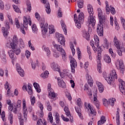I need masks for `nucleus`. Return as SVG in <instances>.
<instances>
[{"label":"nucleus","mask_w":125,"mask_h":125,"mask_svg":"<svg viewBox=\"0 0 125 125\" xmlns=\"http://www.w3.org/2000/svg\"><path fill=\"white\" fill-rule=\"evenodd\" d=\"M98 16L100 22V24L97 26V32L100 37H103L104 34V30L103 28V24L106 21L105 16H103V13L100 8H98Z\"/></svg>","instance_id":"f257e3e1"},{"label":"nucleus","mask_w":125,"mask_h":125,"mask_svg":"<svg viewBox=\"0 0 125 125\" xmlns=\"http://www.w3.org/2000/svg\"><path fill=\"white\" fill-rule=\"evenodd\" d=\"M87 10L89 14V17L88 19H90V22L89 23V26H92V27H94L95 26V23H96V21H95V19L93 17V8H92V6L90 4L87 5Z\"/></svg>","instance_id":"f03ea898"},{"label":"nucleus","mask_w":125,"mask_h":125,"mask_svg":"<svg viewBox=\"0 0 125 125\" xmlns=\"http://www.w3.org/2000/svg\"><path fill=\"white\" fill-rule=\"evenodd\" d=\"M74 18V20L76 23V26L78 29H81L82 27V24L83 23V19L84 18V15L83 13L81 12L79 15L78 19L77 16V14H75Z\"/></svg>","instance_id":"7ed1b4c3"},{"label":"nucleus","mask_w":125,"mask_h":125,"mask_svg":"<svg viewBox=\"0 0 125 125\" xmlns=\"http://www.w3.org/2000/svg\"><path fill=\"white\" fill-rule=\"evenodd\" d=\"M117 76L116 70L114 69L111 72L110 76H109L108 77H105V80L108 83V84L112 85V84H114L115 78V79H118V77Z\"/></svg>","instance_id":"20e7f679"},{"label":"nucleus","mask_w":125,"mask_h":125,"mask_svg":"<svg viewBox=\"0 0 125 125\" xmlns=\"http://www.w3.org/2000/svg\"><path fill=\"white\" fill-rule=\"evenodd\" d=\"M94 39V41H91L90 44L92 46L94 51H97V47H99V38L97 36H96Z\"/></svg>","instance_id":"39448f33"},{"label":"nucleus","mask_w":125,"mask_h":125,"mask_svg":"<svg viewBox=\"0 0 125 125\" xmlns=\"http://www.w3.org/2000/svg\"><path fill=\"white\" fill-rule=\"evenodd\" d=\"M5 27H2V32L4 38H7V37H8V35H9V32H8V30H9L10 28L9 27V22L5 21Z\"/></svg>","instance_id":"423d86ee"},{"label":"nucleus","mask_w":125,"mask_h":125,"mask_svg":"<svg viewBox=\"0 0 125 125\" xmlns=\"http://www.w3.org/2000/svg\"><path fill=\"white\" fill-rule=\"evenodd\" d=\"M56 37L58 40V42H60L61 45L63 46H65V38L64 36L62 34H60L59 33L56 34Z\"/></svg>","instance_id":"0eeeda50"},{"label":"nucleus","mask_w":125,"mask_h":125,"mask_svg":"<svg viewBox=\"0 0 125 125\" xmlns=\"http://www.w3.org/2000/svg\"><path fill=\"white\" fill-rule=\"evenodd\" d=\"M52 44L55 49H56L57 51H59L60 52H61V53H65V50H64V49H63L62 45L57 44L55 42V41H53L52 42Z\"/></svg>","instance_id":"6e6552de"},{"label":"nucleus","mask_w":125,"mask_h":125,"mask_svg":"<svg viewBox=\"0 0 125 125\" xmlns=\"http://www.w3.org/2000/svg\"><path fill=\"white\" fill-rule=\"evenodd\" d=\"M41 2L45 4V7L46 8L45 11L47 14H50L51 12V10L50 9V5H49V2L46 0H41Z\"/></svg>","instance_id":"1a4fd4ad"},{"label":"nucleus","mask_w":125,"mask_h":125,"mask_svg":"<svg viewBox=\"0 0 125 125\" xmlns=\"http://www.w3.org/2000/svg\"><path fill=\"white\" fill-rule=\"evenodd\" d=\"M70 66L71 72L74 74V73H75V69H76V67H77V64L76 60L73 58L70 59Z\"/></svg>","instance_id":"9d476101"},{"label":"nucleus","mask_w":125,"mask_h":125,"mask_svg":"<svg viewBox=\"0 0 125 125\" xmlns=\"http://www.w3.org/2000/svg\"><path fill=\"white\" fill-rule=\"evenodd\" d=\"M40 24L42 31L44 32V33H47L48 24L45 23L44 25V21H41Z\"/></svg>","instance_id":"9b49d317"},{"label":"nucleus","mask_w":125,"mask_h":125,"mask_svg":"<svg viewBox=\"0 0 125 125\" xmlns=\"http://www.w3.org/2000/svg\"><path fill=\"white\" fill-rule=\"evenodd\" d=\"M22 106L24 119L27 120V118H28V110L26 107V101L25 100L22 101Z\"/></svg>","instance_id":"f8f14e48"},{"label":"nucleus","mask_w":125,"mask_h":125,"mask_svg":"<svg viewBox=\"0 0 125 125\" xmlns=\"http://www.w3.org/2000/svg\"><path fill=\"white\" fill-rule=\"evenodd\" d=\"M19 40H18V38L17 36L14 35L13 38V41L12 42H10L11 47L14 48L15 46L18 45V42Z\"/></svg>","instance_id":"ddd939ff"},{"label":"nucleus","mask_w":125,"mask_h":125,"mask_svg":"<svg viewBox=\"0 0 125 125\" xmlns=\"http://www.w3.org/2000/svg\"><path fill=\"white\" fill-rule=\"evenodd\" d=\"M119 82L120 83L119 88L120 89V91L122 93H124L125 91V82L122 79H119Z\"/></svg>","instance_id":"4468645a"},{"label":"nucleus","mask_w":125,"mask_h":125,"mask_svg":"<svg viewBox=\"0 0 125 125\" xmlns=\"http://www.w3.org/2000/svg\"><path fill=\"white\" fill-rule=\"evenodd\" d=\"M28 19L26 17H23V26L24 28H27L28 27V24L29 25V26H31L32 24V21H31V19H28Z\"/></svg>","instance_id":"2eb2a0df"},{"label":"nucleus","mask_w":125,"mask_h":125,"mask_svg":"<svg viewBox=\"0 0 125 125\" xmlns=\"http://www.w3.org/2000/svg\"><path fill=\"white\" fill-rule=\"evenodd\" d=\"M16 68L18 73H19V75L21 77H24V70L21 68V66H20V64L17 63L16 64Z\"/></svg>","instance_id":"dca6fc26"},{"label":"nucleus","mask_w":125,"mask_h":125,"mask_svg":"<svg viewBox=\"0 0 125 125\" xmlns=\"http://www.w3.org/2000/svg\"><path fill=\"white\" fill-rule=\"evenodd\" d=\"M88 108H89V110H90V113H89V117H95L96 116V111L93 110V108L91 107V105H90V104H88Z\"/></svg>","instance_id":"f3484780"},{"label":"nucleus","mask_w":125,"mask_h":125,"mask_svg":"<svg viewBox=\"0 0 125 125\" xmlns=\"http://www.w3.org/2000/svg\"><path fill=\"white\" fill-rule=\"evenodd\" d=\"M57 80L58 85L60 87H62V88L66 87V83L63 80H60V78L59 77L57 78Z\"/></svg>","instance_id":"a211bd4d"},{"label":"nucleus","mask_w":125,"mask_h":125,"mask_svg":"<svg viewBox=\"0 0 125 125\" xmlns=\"http://www.w3.org/2000/svg\"><path fill=\"white\" fill-rule=\"evenodd\" d=\"M113 42L114 43L115 46L116 47L117 49H120L121 47V45L120 44V41L118 40V38L116 36H115L113 39Z\"/></svg>","instance_id":"6ab92c4d"},{"label":"nucleus","mask_w":125,"mask_h":125,"mask_svg":"<svg viewBox=\"0 0 125 125\" xmlns=\"http://www.w3.org/2000/svg\"><path fill=\"white\" fill-rule=\"evenodd\" d=\"M119 67L118 68V70H120V73L124 74V71L125 70V64H124L123 61L121 60L119 61Z\"/></svg>","instance_id":"aec40b11"},{"label":"nucleus","mask_w":125,"mask_h":125,"mask_svg":"<svg viewBox=\"0 0 125 125\" xmlns=\"http://www.w3.org/2000/svg\"><path fill=\"white\" fill-rule=\"evenodd\" d=\"M96 84L98 86V89L99 90L100 93H102L104 91V86L101 83L97 82Z\"/></svg>","instance_id":"412c9836"},{"label":"nucleus","mask_w":125,"mask_h":125,"mask_svg":"<svg viewBox=\"0 0 125 125\" xmlns=\"http://www.w3.org/2000/svg\"><path fill=\"white\" fill-rule=\"evenodd\" d=\"M51 67L54 71H57V72H59V71H60V67L55 62L52 63Z\"/></svg>","instance_id":"4be33fe9"},{"label":"nucleus","mask_w":125,"mask_h":125,"mask_svg":"<svg viewBox=\"0 0 125 125\" xmlns=\"http://www.w3.org/2000/svg\"><path fill=\"white\" fill-rule=\"evenodd\" d=\"M86 80H87V83L90 86L93 85V80L91 78V76L89 74H87L86 76Z\"/></svg>","instance_id":"5701e85b"},{"label":"nucleus","mask_w":125,"mask_h":125,"mask_svg":"<svg viewBox=\"0 0 125 125\" xmlns=\"http://www.w3.org/2000/svg\"><path fill=\"white\" fill-rule=\"evenodd\" d=\"M14 52L13 50H9L8 51V55L9 56L11 59H12L13 61L16 60V56L14 55Z\"/></svg>","instance_id":"b1692460"},{"label":"nucleus","mask_w":125,"mask_h":125,"mask_svg":"<svg viewBox=\"0 0 125 125\" xmlns=\"http://www.w3.org/2000/svg\"><path fill=\"white\" fill-rule=\"evenodd\" d=\"M11 47L12 48L14 53H15L16 55H19V54L21 53V49L19 48H17V46H14V48L13 47Z\"/></svg>","instance_id":"393cba45"},{"label":"nucleus","mask_w":125,"mask_h":125,"mask_svg":"<svg viewBox=\"0 0 125 125\" xmlns=\"http://www.w3.org/2000/svg\"><path fill=\"white\" fill-rule=\"evenodd\" d=\"M75 108L76 112L78 114V116H79L81 120H83V115H82V110L81 109V108L77 106H75Z\"/></svg>","instance_id":"a878e982"},{"label":"nucleus","mask_w":125,"mask_h":125,"mask_svg":"<svg viewBox=\"0 0 125 125\" xmlns=\"http://www.w3.org/2000/svg\"><path fill=\"white\" fill-rule=\"evenodd\" d=\"M49 93V98H51V99H54V98H55L57 95L54 93V92L52 91V89H50V90L48 91Z\"/></svg>","instance_id":"bb28decb"},{"label":"nucleus","mask_w":125,"mask_h":125,"mask_svg":"<svg viewBox=\"0 0 125 125\" xmlns=\"http://www.w3.org/2000/svg\"><path fill=\"white\" fill-rule=\"evenodd\" d=\"M83 32V38H85V39H86V40H88V39H89V33H88V32H87V31H86V30L84 29L82 31Z\"/></svg>","instance_id":"cd10ccee"},{"label":"nucleus","mask_w":125,"mask_h":125,"mask_svg":"<svg viewBox=\"0 0 125 125\" xmlns=\"http://www.w3.org/2000/svg\"><path fill=\"white\" fill-rule=\"evenodd\" d=\"M61 24L62 25V28L64 33V35H67V28H66V24L62 20L61 21Z\"/></svg>","instance_id":"c85d7f7f"},{"label":"nucleus","mask_w":125,"mask_h":125,"mask_svg":"<svg viewBox=\"0 0 125 125\" xmlns=\"http://www.w3.org/2000/svg\"><path fill=\"white\" fill-rule=\"evenodd\" d=\"M120 109L119 108H117V113H116V123L117 125H120Z\"/></svg>","instance_id":"c756f323"},{"label":"nucleus","mask_w":125,"mask_h":125,"mask_svg":"<svg viewBox=\"0 0 125 125\" xmlns=\"http://www.w3.org/2000/svg\"><path fill=\"white\" fill-rule=\"evenodd\" d=\"M33 86L35 87L36 91L38 92V93H40L42 90H41V87H40V84L37 83H33Z\"/></svg>","instance_id":"7c9ffc66"},{"label":"nucleus","mask_w":125,"mask_h":125,"mask_svg":"<svg viewBox=\"0 0 125 125\" xmlns=\"http://www.w3.org/2000/svg\"><path fill=\"white\" fill-rule=\"evenodd\" d=\"M19 47H20L21 48H24V47H25V43L24 42V41H23V40L22 39H20L19 40Z\"/></svg>","instance_id":"2f4dec72"},{"label":"nucleus","mask_w":125,"mask_h":125,"mask_svg":"<svg viewBox=\"0 0 125 125\" xmlns=\"http://www.w3.org/2000/svg\"><path fill=\"white\" fill-rule=\"evenodd\" d=\"M106 119L105 116H102L101 117L100 120L98 122V125H101V124L102 125H103L104 124H105V123H106Z\"/></svg>","instance_id":"473e14b6"},{"label":"nucleus","mask_w":125,"mask_h":125,"mask_svg":"<svg viewBox=\"0 0 125 125\" xmlns=\"http://www.w3.org/2000/svg\"><path fill=\"white\" fill-rule=\"evenodd\" d=\"M69 70L64 69L62 73H60V76L63 78L65 76H69Z\"/></svg>","instance_id":"72a5a7b5"},{"label":"nucleus","mask_w":125,"mask_h":125,"mask_svg":"<svg viewBox=\"0 0 125 125\" xmlns=\"http://www.w3.org/2000/svg\"><path fill=\"white\" fill-rule=\"evenodd\" d=\"M43 50L47 52V56L49 57L50 56V51L49 50V48L46 47L45 45H43L42 47Z\"/></svg>","instance_id":"f704fd0d"},{"label":"nucleus","mask_w":125,"mask_h":125,"mask_svg":"<svg viewBox=\"0 0 125 125\" xmlns=\"http://www.w3.org/2000/svg\"><path fill=\"white\" fill-rule=\"evenodd\" d=\"M104 60L106 63H111V58L108 55H105Z\"/></svg>","instance_id":"c9c22d12"},{"label":"nucleus","mask_w":125,"mask_h":125,"mask_svg":"<svg viewBox=\"0 0 125 125\" xmlns=\"http://www.w3.org/2000/svg\"><path fill=\"white\" fill-rule=\"evenodd\" d=\"M97 51H98V60H100V59H101V53H102V49H101V47H99Z\"/></svg>","instance_id":"e433bc0d"},{"label":"nucleus","mask_w":125,"mask_h":125,"mask_svg":"<svg viewBox=\"0 0 125 125\" xmlns=\"http://www.w3.org/2000/svg\"><path fill=\"white\" fill-rule=\"evenodd\" d=\"M48 75H49V72L46 70L44 73H42L41 75V78H42L43 79H47L48 78Z\"/></svg>","instance_id":"4c0bfd02"},{"label":"nucleus","mask_w":125,"mask_h":125,"mask_svg":"<svg viewBox=\"0 0 125 125\" xmlns=\"http://www.w3.org/2000/svg\"><path fill=\"white\" fill-rule=\"evenodd\" d=\"M27 87L28 88V90H31L32 89V84L30 83H28L27 85H24L22 87V89H25L26 91L28 90Z\"/></svg>","instance_id":"58836bf2"},{"label":"nucleus","mask_w":125,"mask_h":125,"mask_svg":"<svg viewBox=\"0 0 125 125\" xmlns=\"http://www.w3.org/2000/svg\"><path fill=\"white\" fill-rule=\"evenodd\" d=\"M47 120L48 121H49L51 124H52V123H53V117H52V112H49L48 113Z\"/></svg>","instance_id":"ea45409f"},{"label":"nucleus","mask_w":125,"mask_h":125,"mask_svg":"<svg viewBox=\"0 0 125 125\" xmlns=\"http://www.w3.org/2000/svg\"><path fill=\"white\" fill-rule=\"evenodd\" d=\"M64 111L65 113V115L67 117H71V113H70V111H69V108L67 106H65L64 108Z\"/></svg>","instance_id":"a19ab883"},{"label":"nucleus","mask_w":125,"mask_h":125,"mask_svg":"<svg viewBox=\"0 0 125 125\" xmlns=\"http://www.w3.org/2000/svg\"><path fill=\"white\" fill-rule=\"evenodd\" d=\"M49 32L50 34H53V33H55V29H54V26L52 25L49 26Z\"/></svg>","instance_id":"79ce46f5"},{"label":"nucleus","mask_w":125,"mask_h":125,"mask_svg":"<svg viewBox=\"0 0 125 125\" xmlns=\"http://www.w3.org/2000/svg\"><path fill=\"white\" fill-rule=\"evenodd\" d=\"M79 8H83V0H79L78 3Z\"/></svg>","instance_id":"37998d69"},{"label":"nucleus","mask_w":125,"mask_h":125,"mask_svg":"<svg viewBox=\"0 0 125 125\" xmlns=\"http://www.w3.org/2000/svg\"><path fill=\"white\" fill-rule=\"evenodd\" d=\"M8 120L10 121V125H12L13 124V115L10 113V114L8 116Z\"/></svg>","instance_id":"c03bdc74"},{"label":"nucleus","mask_w":125,"mask_h":125,"mask_svg":"<svg viewBox=\"0 0 125 125\" xmlns=\"http://www.w3.org/2000/svg\"><path fill=\"white\" fill-rule=\"evenodd\" d=\"M114 101H116V99L112 98V99H109L108 100V105H110L111 106H114L115 105Z\"/></svg>","instance_id":"a18cd8bd"},{"label":"nucleus","mask_w":125,"mask_h":125,"mask_svg":"<svg viewBox=\"0 0 125 125\" xmlns=\"http://www.w3.org/2000/svg\"><path fill=\"white\" fill-rule=\"evenodd\" d=\"M32 29L33 31V33L35 34H37L38 33V28H37V25L35 24H33L32 26Z\"/></svg>","instance_id":"49530a36"},{"label":"nucleus","mask_w":125,"mask_h":125,"mask_svg":"<svg viewBox=\"0 0 125 125\" xmlns=\"http://www.w3.org/2000/svg\"><path fill=\"white\" fill-rule=\"evenodd\" d=\"M103 104L105 107H108L109 106V101L107 100L106 99H104L103 100Z\"/></svg>","instance_id":"de8ad7c7"},{"label":"nucleus","mask_w":125,"mask_h":125,"mask_svg":"<svg viewBox=\"0 0 125 125\" xmlns=\"http://www.w3.org/2000/svg\"><path fill=\"white\" fill-rule=\"evenodd\" d=\"M27 5V9L28 11H29V12H31V11L32 10V6H31V2L29 1L27 2L26 3Z\"/></svg>","instance_id":"09e8293b"},{"label":"nucleus","mask_w":125,"mask_h":125,"mask_svg":"<svg viewBox=\"0 0 125 125\" xmlns=\"http://www.w3.org/2000/svg\"><path fill=\"white\" fill-rule=\"evenodd\" d=\"M15 25H16V28H17V29H19L20 28V24L19 23V21L18 20V19H17V18L15 19Z\"/></svg>","instance_id":"8fccbe9b"},{"label":"nucleus","mask_w":125,"mask_h":125,"mask_svg":"<svg viewBox=\"0 0 125 125\" xmlns=\"http://www.w3.org/2000/svg\"><path fill=\"white\" fill-rule=\"evenodd\" d=\"M30 101L31 103V105L34 106V104L36 103V97H30Z\"/></svg>","instance_id":"3c124183"},{"label":"nucleus","mask_w":125,"mask_h":125,"mask_svg":"<svg viewBox=\"0 0 125 125\" xmlns=\"http://www.w3.org/2000/svg\"><path fill=\"white\" fill-rule=\"evenodd\" d=\"M105 3H106L105 9H106V13L107 14H110V8H109V4H108L107 1H106V2H105Z\"/></svg>","instance_id":"603ef678"},{"label":"nucleus","mask_w":125,"mask_h":125,"mask_svg":"<svg viewBox=\"0 0 125 125\" xmlns=\"http://www.w3.org/2000/svg\"><path fill=\"white\" fill-rule=\"evenodd\" d=\"M47 109L48 111H51L52 110V107H51V105H50V104L49 103V102H47Z\"/></svg>","instance_id":"864d4df0"},{"label":"nucleus","mask_w":125,"mask_h":125,"mask_svg":"<svg viewBox=\"0 0 125 125\" xmlns=\"http://www.w3.org/2000/svg\"><path fill=\"white\" fill-rule=\"evenodd\" d=\"M77 53H78V59L79 60H81V59H82V58H81V56L82 55V53L81 52V50L80 49V48H77Z\"/></svg>","instance_id":"5fc2aeb1"},{"label":"nucleus","mask_w":125,"mask_h":125,"mask_svg":"<svg viewBox=\"0 0 125 125\" xmlns=\"http://www.w3.org/2000/svg\"><path fill=\"white\" fill-rule=\"evenodd\" d=\"M109 52L113 58H115L116 57V54L114 53V52H113V49H112V48L109 49Z\"/></svg>","instance_id":"6e6d98bb"},{"label":"nucleus","mask_w":125,"mask_h":125,"mask_svg":"<svg viewBox=\"0 0 125 125\" xmlns=\"http://www.w3.org/2000/svg\"><path fill=\"white\" fill-rule=\"evenodd\" d=\"M55 118L56 124H59V122L60 121V119H59V114L56 113Z\"/></svg>","instance_id":"4d7b16f0"},{"label":"nucleus","mask_w":125,"mask_h":125,"mask_svg":"<svg viewBox=\"0 0 125 125\" xmlns=\"http://www.w3.org/2000/svg\"><path fill=\"white\" fill-rule=\"evenodd\" d=\"M81 100H82V99H81V98H79L77 100V105L79 107L78 108H80V109H81V108H82V105L81 104L82 103Z\"/></svg>","instance_id":"13d9d810"},{"label":"nucleus","mask_w":125,"mask_h":125,"mask_svg":"<svg viewBox=\"0 0 125 125\" xmlns=\"http://www.w3.org/2000/svg\"><path fill=\"white\" fill-rule=\"evenodd\" d=\"M35 16L37 20H38V21H40V19H41V16L40 15V14H39L38 12H36L35 14Z\"/></svg>","instance_id":"bf43d9fd"},{"label":"nucleus","mask_w":125,"mask_h":125,"mask_svg":"<svg viewBox=\"0 0 125 125\" xmlns=\"http://www.w3.org/2000/svg\"><path fill=\"white\" fill-rule=\"evenodd\" d=\"M13 8L14 9V11L16 12H17V13L20 12V9H19V8H18V7L17 6L13 5Z\"/></svg>","instance_id":"052dcab7"},{"label":"nucleus","mask_w":125,"mask_h":125,"mask_svg":"<svg viewBox=\"0 0 125 125\" xmlns=\"http://www.w3.org/2000/svg\"><path fill=\"white\" fill-rule=\"evenodd\" d=\"M22 103V102L21 100H19L17 103V105L16 107H17L18 108H20L21 107V104Z\"/></svg>","instance_id":"680f3d73"},{"label":"nucleus","mask_w":125,"mask_h":125,"mask_svg":"<svg viewBox=\"0 0 125 125\" xmlns=\"http://www.w3.org/2000/svg\"><path fill=\"white\" fill-rule=\"evenodd\" d=\"M25 56L26 58H29L31 56V52L30 51L27 50L25 51Z\"/></svg>","instance_id":"e2e57ef3"},{"label":"nucleus","mask_w":125,"mask_h":125,"mask_svg":"<svg viewBox=\"0 0 125 125\" xmlns=\"http://www.w3.org/2000/svg\"><path fill=\"white\" fill-rule=\"evenodd\" d=\"M121 20L122 21V24L123 25V27L124 30H125V20H124L123 18H121Z\"/></svg>","instance_id":"0e129e2a"},{"label":"nucleus","mask_w":125,"mask_h":125,"mask_svg":"<svg viewBox=\"0 0 125 125\" xmlns=\"http://www.w3.org/2000/svg\"><path fill=\"white\" fill-rule=\"evenodd\" d=\"M98 71L99 73H102V70H101V63H99L98 64Z\"/></svg>","instance_id":"69168bd1"},{"label":"nucleus","mask_w":125,"mask_h":125,"mask_svg":"<svg viewBox=\"0 0 125 125\" xmlns=\"http://www.w3.org/2000/svg\"><path fill=\"white\" fill-rule=\"evenodd\" d=\"M110 12L111 14H113V15L116 14V10H115V8L111 7L110 8Z\"/></svg>","instance_id":"338daca9"},{"label":"nucleus","mask_w":125,"mask_h":125,"mask_svg":"<svg viewBox=\"0 0 125 125\" xmlns=\"http://www.w3.org/2000/svg\"><path fill=\"white\" fill-rule=\"evenodd\" d=\"M18 117L20 121H23V116H22V114H21V113H18Z\"/></svg>","instance_id":"774afa93"}]
</instances>
